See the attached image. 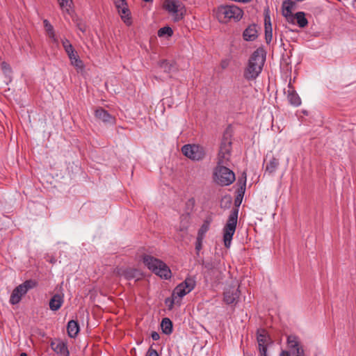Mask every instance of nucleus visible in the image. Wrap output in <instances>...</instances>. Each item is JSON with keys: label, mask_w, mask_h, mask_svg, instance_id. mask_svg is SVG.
Returning <instances> with one entry per match:
<instances>
[{"label": "nucleus", "mask_w": 356, "mask_h": 356, "mask_svg": "<svg viewBox=\"0 0 356 356\" xmlns=\"http://www.w3.org/2000/svg\"><path fill=\"white\" fill-rule=\"evenodd\" d=\"M195 205V200L193 197L188 199L186 203V211L189 214L192 211Z\"/></svg>", "instance_id": "obj_36"}, {"label": "nucleus", "mask_w": 356, "mask_h": 356, "mask_svg": "<svg viewBox=\"0 0 356 356\" xmlns=\"http://www.w3.org/2000/svg\"><path fill=\"white\" fill-rule=\"evenodd\" d=\"M238 215V209H232L222 229L224 245L227 248H229L231 246L232 238L236 229Z\"/></svg>", "instance_id": "obj_4"}, {"label": "nucleus", "mask_w": 356, "mask_h": 356, "mask_svg": "<svg viewBox=\"0 0 356 356\" xmlns=\"http://www.w3.org/2000/svg\"><path fill=\"white\" fill-rule=\"evenodd\" d=\"M143 1L145 2H152L153 1V0H143Z\"/></svg>", "instance_id": "obj_47"}, {"label": "nucleus", "mask_w": 356, "mask_h": 356, "mask_svg": "<svg viewBox=\"0 0 356 356\" xmlns=\"http://www.w3.org/2000/svg\"><path fill=\"white\" fill-rule=\"evenodd\" d=\"M182 154L194 161L202 160L206 154L204 148L196 144H186L181 147Z\"/></svg>", "instance_id": "obj_10"}, {"label": "nucleus", "mask_w": 356, "mask_h": 356, "mask_svg": "<svg viewBox=\"0 0 356 356\" xmlns=\"http://www.w3.org/2000/svg\"><path fill=\"white\" fill-rule=\"evenodd\" d=\"M151 337L154 341H158L160 339V335L157 332H152Z\"/></svg>", "instance_id": "obj_42"}, {"label": "nucleus", "mask_w": 356, "mask_h": 356, "mask_svg": "<svg viewBox=\"0 0 356 356\" xmlns=\"http://www.w3.org/2000/svg\"><path fill=\"white\" fill-rule=\"evenodd\" d=\"M203 266L204 268L210 270H212L213 268V263L212 262H206L203 264Z\"/></svg>", "instance_id": "obj_41"}, {"label": "nucleus", "mask_w": 356, "mask_h": 356, "mask_svg": "<svg viewBox=\"0 0 356 356\" xmlns=\"http://www.w3.org/2000/svg\"><path fill=\"white\" fill-rule=\"evenodd\" d=\"M243 198V196L241 195V196H238V195H237L236 200H235V204H236L237 202H238V205L241 204V200Z\"/></svg>", "instance_id": "obj_43"}, {"label": "nucleus", "mask_w": 356, "mask_h": 356, "mask_svg": "<svg viewBox=\"0 0 356 356\" xmlns=\"http://www.w3.org/2000/svg\"><path fill=\"white\" fill-rule=\"evenodd\" d=\"M147 356H159L157 351L150 347L147 353Z\"/></svg>", "instance_id": "obj_40"}, {"label": "nucleus", "mask_w": 356, "mask_h": 356, "mask_svg": "<svg viewBox=\"0 0 356 356\" xmlns=\"http://www.w3.org/2000/svg\"><path fill=\"white\" fill-rule=\"evenodd\" d=\"M138 271L136 269H129L124 272V275L127 280H131L136 277Z\"/></svg>", "instance_id": "obj_37"}, {"label": "nucleus", "mask_w": 356, "mask_h": 356, "mask_svg": "<svg viewBox=\"0 0 356 356\" xmlns=\"http://www.w3.org/2000/svg\"><path fill=\"white\" fill-rule=\"evenodd\" d=\"M211 221V219L205 220L202 226L200 227V229L198 230L197 236L200 237V239L204 238L206 233L209 229Z\"/></svg>", "instance_id": "obj_30"}, {"label": "nucleus", "mask_w": 356, "mask_h": 356, "mask_svg": "<svg viewBox=\"0 0 356 356\" xmlns=\"http://www.w3.org/2000/svg\"><path fill=\"white\" fill-rule=\"evenodd\" d=\"M159 67L166 74H170L172 71V65L167 60H161L159 63Z\"/></svg>", "instance_id": "obj_33"}, {"label": "nucleus", "mask_w": 356, "mask_h": 356, "mask_svg": "<svg viewBox=\"0 0 356 356\" xmlns=\"http://www.w3.org/2000/svg\"><path fill=\"white\" fill-rule=\"evenodd\" d=\"M266 55L265 50L261 47L257 49L253 52L244 72V76L246 79L253 80L259 75L266 60Z\"/></svg>", "instance_id": "obj_1"}, {"label": "nucleus", "mask_w": 356, "mask_h": 356, "mask_svg": "<svg viewBox=\"0 0 356 356\" xmlns=\"http://www.w3.org/2000/svg\"><path fill=\"white\" fill-rule=\"evenodd\" d=\"M287 344L289 348L296 356H303L304 350L300 345L298 339L295 335H289L287 337Z\"/></svg>", "instance_id": "obj_14"}, {"label": "nucleus", "mask_w": 356, "mask_h": 356, "mask_svg": "<svg viewBox=\"0 0 356 356\" xmlns=\"http://www.w3.org/2000/svg\"><path fill=\"white\" fill-rule=\"evenodd\" d=\"M204 238H201L199 236H197L196 243H195V250L199 252L202 248V242Z\"/></svg>", "instance_id": "obj_38"}, {"label": "nucleus", "mask_w": 356, "mask_h": 356, "mask_svg": "<svg viewBox=\"0 0 356 356\" xmlns=\"http://www.w3.org/2000/svg\"><path fill=\"white\" fill-rule=\"evenodd\" d=\"M281 356H291L290 352L287 350H282L281 354Z\"/></svg>", "instance_id": "obj_44"}, {"label": "nucleus", "mask_w": 356, "mask_h": 356, "mask_svg": "<svg viewBox=\"0 0 356 356\" xmlns=\"http://www.w3.org/2000/svg\"><path fill=\"white\" fill-rule=\"evenodd\" d=\"M95 116L104 122H113L115 118L105 109L99 108L95 111Z\"/></svg>", "instance_id": "obj_20"}, {"label": "nucleus", "mask_w": 356, "mask_h": 356, "mask_svg": "<svg viewBox=\"0 0 356 356\" xmlns=\"http://www.w3.org/2000/svg\"><path fill=\"white\" fill-rule=\"evenodd\" d=\"M225 165L218 164L213 172L214 181L222 186H229L235 181L234 172Z\"/></svg>", "instance_id": "obj_6"}, {"label": "nucleus", "mask_w": 356, "mask_h": 356, "mask_svg": "<svg viewBox=\"0 0 356 356\" xmlns=\"http://www.w3.org/2000/svg\"><path fill=\"white\" fill-rule=\"evenodd\" d=\"M118 13L120 15L122 20L127 26H131L132 24V20L131 17V12L128 8V6L123 7L122 9H120L118 11Z\"/></svg>", "instance_id": "obj_23"}, {"label": "nucleus", "mask_w": 356, "mask_h": 356, "mask_svg": "<svg viewBox=\"0 0 356 356\" xmlns=\"http://www.w3.org/2000/svg\"><path fill=\"white\" fill-rule=\"evenodd\" d=\"M278 165H279L278 160L273 157L266 164V171L268 172L269 174H273L275 172Z\"/></svg>", "instance_id": "obj_31"}, {"label": "nucleus", "mask_w": 356, "mask_h": 356, "mask_svg": "<svg viewBox=\"0 0 356 356\" xmlns=\"http://www.w3.org/2000/svg\"><path fill=\"white\" fill-rule=\"evenodd\" d=\"M163 8L172 17L175 22L181 20L186 14L185 6L179 0H165Z\"/></svg>", "instance_id": "obj_7"}, {"label": "nucleus", "mask_w": 356, "mask_h": 356, "mask_svg": "<svg viewBox=\"0 0 356 356\" xmlns=\"http://www.w3.org/2000/svg\"><path fill=\"white\" fill-rule=\"evenodd\" d=\"M195 285V279L193 277H187L183 282L178 284L173 290L172 295V304L175 302L177 298H182L186 294L192 291L194 289Z\"/></svg>", "instance_id": "obj_9"}, {"label": "nucleus", "mask_w": 356, "mask_h": 356, "mask_svg": "<svg viewBox=\"0 0 356 356\" xmlns=\"http://www.w3.org/2000/svg\"><path fill=\"white\" fill-rule=\"evenodd\" d=\"M294 16V19L297 20V23L300 28L306 26L308 24V21L305 17V14L303 12H298Z\"/></svg>", "instance_id": "obj_29"}, {"label": "nucleus", "mask_w": 356, "mask_h": 356, "mask_svg": "<svg viewBox=\"0 0 356 356\" xmlns=\"http://www.w3.org/2000/svg\"><path fill=\"white\" fill-rule=\"evenodd\" d=\"M161 327L162 330V332L169 335L172 332V323L168 318H163L161 323Z\"/></svg>", "instance_id": "obj_26"}, {"label": "nucleus", "mask_w": 356, "mask_h": 356, "mask_svg": "<svg viewBox=\"0 0 356 356\" xmlns=\"http://www.w3.org/2000/svg\"><path fill=\"white\" fill-rule=\"evenodd\" d=\"M240 296L238 288L234 286H229L225 289L223 293V301L227 305L237 303Z\"/></svg>", "instance_id": "obj_12"}, {"label": "nucleus", "mask_w": 356, "mask_h": 356, "mask_svg": "<svg viewBox=\"0 0 356 356\" xmlns=\"http://www.w3.org/2000/svg\"><path fill=\"white\" fill-rule=\"evenodd\" d=\"M258 37V27L256 24L249 25L243 33V38L246 41H254Z\"/></svg>", "instance_id": "obj_17"}, {"label": "nucleus", "mask_w": 356, "mask_h": 356, "mask_svg": "<svg viewBox=\"0 0 356 356\" xmlns=\"http://www.w3.org/2000/svg\"><path fill=\"white\" fill-rule=\"evenodd\" d=\"M115 6L118 11H119L120 9H122L123 7L128 6L126 0H124L121 2H120V3H118L115 4Z\"/></svg>", "instance_id": "obj_39"}, {"label": "nucleus", "mask_w": 356, "mask_h": 356, "mask_svg": "<svg viewBox=\"0 0 356 356\" xmlns=\"http://www.w3.org/2000/svg\"><path fill=\"white\" fill-rule=\"evenodd\" d=\"M1 68L5 76H8L11 75L13 70L10 65L8 63L3 61L1 63Z\"/></svg>", "instance_id": "obj_35"}, {"label": "nucleus", "mask_w": 356, "mask_h": 356, "mask_svg": "<svg viewBox=\"0 0 356 356\" xmlns=\"http://www.w3.org/2000/svg\"><path fill=\"white\" fill-rule=\"evenodd\" d=\"M64 302L63 296L56 293L54 294L49 300V309L56 312L63 305Z\"/></svg>", "instance_id": "obj_18"}, {"label": "nucleus", "mask_w": 356, "mask_h": 356, "mask_svg": "<svg viewBox=\"0 0 356 356\" xmlns=\"http://www.w3.org/2000/svg\"><path fill=\"white\" fill-rule=\"evenodd\" d=\"M158 36L161 37H171L173 35V30L170 26H164L159 29Z\"/></svg>", "instance_id": "obj_32"}, {"label": "nucleus", "mask_w": 356, "mask_h": 356, "mask_svg": "<svg viewBox=\"0 0 356 356\" xmlns=\"http://www.w3.org/2000/svg\"><path fill=\"white\" fill-rule=\"evenodd\" d=\"M190 223V215L188 213L184 214L180 217V225L178 227L179 232H185L188 229Z\"/></svg>", "instance_id": "obj_27"}, {"label": "nucleus", "mask_w": 356, "mask_h": 356, "mask_svg": "<svg viewBox=\"0 0 356 356\" xmlns=\"http://www.w3.org/2000/svg\"><path fill=\"white\" fill-rule=\"evenodd\" d=\"M43 24L45 31L47 33L49 37L54 42L58 43V39L56 36L54 26L50 24V22L47 19H44Z\"/></svg>", "instance_id": "obj_24"}, {"label": "nucleus", "mask_w": 356, "mask_h": 356, "mask_svg": "<svg viewBox=\"0 0 356 356\" xmlns=\"http://www.w3.org/2000/svg\"><path fill=\"white\" fill-rule=\"evenodd\" d=\"M257 340L260 356H268V346L273 343V341L267 331L264 329H259L257 332Z\"/></svg>", "instance_id": "obj_11"}, {"label": "nucleus", "mask_w": 356, "mask_h": 356, "mask_svg": "<svg viewBox=\"0 0 356 356\" xmlns=\"http://www.w3.org/2000/svg\"><path fill=\"white\" fill-rule=\"evenodd\" d=\"M288 88L287 99L289 104L295 107L299 106L301 104L300 97L290 83L288 85Z\"/></svg>", "instance_id": "obj_16"}, {"label": "nucleus", "mask_w": 356, "mask_h": 356, "mask_svg": "<svg viewBox=\"0 0 356 356\" xmlns=\"http://www.w3.org/2000/svg\"><path fill=\"white\" fill-rule=\"evenodd\" d=\"M62 44H63V48L67 55L75 51L73 46L72 45V44L70 43V42L68 40H67V39L63 40Z\"/></svg>", "instance_id": "obj_34"}, {"label": "nucleus", "mask_w": 356, "mask_h": 356, "mask_svg": "<svg viewBox=\"0 0 356 356\" xmlns=\"http://www.w3.org/2000/svg\"><path fill=\"white\" fill-rule=\"evenodd\" d=\"M59 6L60 9L63 10V13H65L68 15L72 14V9H71V5L72 3V0H58Z\"/></svg>", "instance_id": "obj_28"}, {"label": "nucleus", "mask_w": 356, "mask_h": 356, "mask_svg": "<svg viewBox=\"0 0 356 356\" xmlns=\"http://www.w3.org/2000/svg\"><path fill=\"white\" fill-rule=\"evenodd\" d=\"M19 356H27V355L25 353H22Z\"/></svg>", "instance_id": "obj_46"}, {"label": "nucleus", "mask_w": 356, "mask_h": 356, "mask_svg": "<svg viewBox=\"0 0 356 356\" xmlns=\"http://www.w3.org/2000/svg\"><path fill=\"white\" fill-rule=\"evenodd\" d=\"M246 181H247V174L245 171H243L241 176L238 179V184L239 186L238 193V196H243L245 191L246 186Z\"/></svg>", "instance_id": "obj_25"}, {"label": "nucleus", "mask_w": 356, "mask_h": 356, "mask_svg": "<svg viewBox=\"0 0 356 356\" xmlns=\"http://www.w3.org/2000/svg\"><path fill=\"white\" fill-rule=\"evenodd\" d=\"M232 134L226 130L220 144V149L218 155V164L228 165L232 156Z\"/></svg>", "instance_id": "obj_5"}, {"label": "nucleus", "mask_w": 356, "mask_h": 356, "mask_svg": "<svg viewBox=\"0 0 356 356\" xmlns=\"http://www.w3.org/2000/svg\"><path fill=\"white\" fill-rule=\"evenodd\" d=\"M265 22V40L267 44H270L273 39V29L270 23V18L269 16L266 15L264 19Z\"/></svg>", "instance_id": "obj_22"}, {"label": "nucleus", "mask_w": 356, "mask_h": 356, "mask_svg": "<svg viewBox=\"0 0 356 356\" xmlns=\"http://www.w3.org/2000/svg\"><path fill=\"white\" fill-rule=\"evenodd\" d=\"M50 346L57 355H60L61 356H70L67 344L63 340L56 339L51 341Z\"/></svg>", "instance_id": "obj_13"}, {"label": "nucleus", "mask_w": 356, "mask_h": 356, "mask_svg": "<svg viewBox=\"0 0 356 356\" xmlns=\"http://www.w3.org/2000/svg\"><path fill=\"white\" fill-rule=\"evenodd\" d=\"M80 327L77 321L71 320L67 325V334L70 338H75L79 332Z\"/></svg>", "instance_id": "obj_21"}, {"label": "nucleus", "mask_w": 356, "mask_h": 356, "mask_svg": "<svg viewBox=\"0 0 356 356\" xmlns=\"http://www.w3.org/2000/svg\"><path fill=\"white\" fill-rule=\"evenodd\" d=\"M37 285L38 282L34 280H26L13 289L10 297V303L13 305L18 304L21 301L22 296Z\"/></svg>", "instance_id": "obj_8"}, {"label": "nucleus", "mask_w": 356, "mask_h": 356, "mask_svg": "<svg viewBox=\"0 0 356 356\" xmlns=\"http://www.w3.org/2000/svg\"><path fill=\"white\" fill-rule=\"evenodd\" d=\"M143 261L152 272L161 278L168 280L171 277V270L169 267L161 260L151 255L145 254Z\"/></svg>", "instance_id": "obj_3"}, {"label": "nucleus", "mask_w": 356, "mask_h": 356, "mask_svg": "<svg viewBox=\"0 0 356 356\" xmlns=\"http://www.w3.org/2000/svg\"><path fill=\"white\" fill-rule=\"evenodd\" d=\"M79 29L81 31H82L83 33H84L86 31V29L84 27H83L82 26L79 25Z\"/></svg>", "instance_id": "obj_45"}, {"label": "nucleus", "mask_w": 356, "mask_h": 356, "mask_svg": "<svg viewBox=\"0 0 356 356\" xmlns=\"http://www.w3.org/2000/svg\"><path fill=\"white\" fill-rule=\"evenodd\" d=\"M243 14V10L234 4L221 5L216 10V17L221 24L239 22Z\"/></svg>", "instance_id": "obj_2"}, {"label": "nucleus", "mask_w": 356, "mask_h": 356, "mask_svg": "<svg viewBox=\"0 0 356 356\" xmlns=\"http://www.w3.org/2000/svg\"><path fill=\"white\" fill-rule=\"evenodd\" d=\"M296 5V1L291 0H285L282 3V15L289 22H293L294 16L292 14V10Z\"/></svg>", "instance_id": "obj_15"}, {"label": "nucleus", "mask_w": 356, "mask_h": 356, "mask_svg": "<svg viewBox=\"0 0 356 356\" xmlns=\"http://www.w3.org/2000/svg\"><path fill=\"white\" fill-rule=\"evenodd\" d=\"M67 56L71 65H73L77 71H83L84 70L85 65L76 51H74Z\"/></svg>", "instance_id": "obj_19"}]
</instances>
